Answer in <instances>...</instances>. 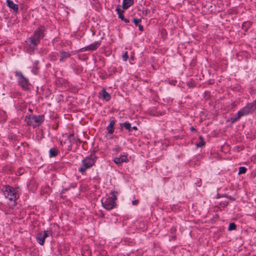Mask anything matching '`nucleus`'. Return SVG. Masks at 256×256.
<instances>
[{
    "label": "nucleus",
    "mask_w": 256,
    "mask_h": 256,
    "mask_svg": "<svg viewBox=\"0 0 256 256\" xmlns=\"http://www.w3.org/2000/svg\"><path fill=\"white\" fill-rule=\"evenodd\" d=\"M44 32L45 28L41 26L34 30L33 34L26 41L28 46L26 50L28 52H32L37 48V46L40 43V40L45 36Z\"/></svg>",
    "instance_id": "nucleus-1"
},
{
    "label": "nucleus",
    "mask_w": 256,
    "mask_h": 256,
    "mask_svg": "<svg viewBox=\"0 0 256 256\" xmlns=\"http://www.w3.org/2000/svg\"><path fill=\"white\" fill-rule=\"evenodd\" d=\"M2 190L5 198L8 199L9 200L13 202L14 205H16V202L19 198V188L5 185L2 186Z\"/></svg>",
    "instance_id": "nucleus-2"
},
{
    "label": "nucleus",
    "mask_w": 256,
    "mask_h": 256,
    "mask_svg": "<svg viewBox=\"0 0 256 256\" xmlns=\"http://www.w3.org/2000/svg\"><path fill=\"white\" fill-rule=\"evenodd\" d=\"M96 157L94 154H92L90 156L86 157L82 160V165L78 168V172L84 174L86 170L92 167L95 163Z\"/></svg>",
    "instance_id": "nucleus-3"
},
{
    "label": "nucleus",
    "mask_w": 256,
    "mask_h": 256,
    "mask_svg": "<svg viewBox=\"0 0 256 256\" xmlns=\"http://www.w3.org/2000/svg\"><path fill=\"white\" fill-rule=\"evenodd\" d=\"M254 104L252 103L248 104L244 108L240 110L232 118H231L230 120L234 123L238 120L242 116L248 114L252 113L254 109Z\"/></svg>",
    "instance_id": "nucleus-4"
},
{
    "label": "nucleus",
    "mask_w": 256,
    "mask_h": 256,
    "mask_svg": "<svg viewBox=\"0 0 256 256\" xmlns=\"http://www.w3.org/2000/svg\"><path fill=\"white\" fill-rule=\"evenodd\" d=\"M25 121L28 126H32L34 127L38 126L44 122V116L29 115L26 117Z\"/></svg>",
    "instance_id": "nucleus-5"
},
{
    "label": "nucleus",
    "mask_w": 256,
    "mask_h": 256,
    "mask_svg": "<svg viewBox=\"0 0 256 256\" xmlns=\"http://www.w3.org/2000/svg\"><path fill=\"white\" fill-rule=\"evenodd\" d=\"M15 75L17 78L18 85L24 90H29L30 83L28 79L25 77L21 72H16Z\"/></svg>",
    "instance_id": "nucleus-6"
},
{
    "label": "nucleus",
    "mask_w": 256,
    "mask_h": 256,
    "mask_svg": "<svg viewBox=\"0 0 256 256\" xmlns=\"http://www.w3.org/2000/svg\"><path fill=\"white\" fill-rule=\"evenodd\" d=\"M52 232L50 230L41 231L37 234L36 239L40 244L43 246L44 243L45 238L49 236H52Z\"/></svg>",
    "instance_id": "nucleus-7"
},
{
    "label": "nucleus",
    "mask_w": 256,
    "mask_h": 256,
    "mask_svg": "<svg viewBox=\"0 0 256 256\" xmlns=\"http://www.w3.org/2000/svg\"><path fill=\"white\" fill-rule=\"evenodd\" d=\"M103 206L106 210H110L113 208L115 206V202L113 201L112 198L108 197L104 201L102 200Z\"/></svg>",
    "instance_id": "nucleus-8"
},
{
    "label": "nucleus",
    "mask_w": 256,
    "mask_h": 256,
    "mask_svg": "<svg viewBox=\"0 0 256 256\" xmlns=\"http://www.w3.org/2000/svg\"><path fill=\"white\" fill-rule=\"evenodd\" d=\"M100 45V42H95L94 43L90 44V45L83 48L80 49L81 52H84L86 50H96Z\"/></svg>",
    "instance_id": "nucleus-9"
},
{
    "label": "nucleus",
    "mask_w": 256,
    "mask_h": 256,
    "mask_svg": "<svg viewBox=\"0 0 256 256\" xmlns=\"http://www.w3.org/2000/svg\"><path fill=\"white\" fill-rule=\"evenodd\" d=\"M114 161L116 164H120L124 162H128V159L126 155H122L120 157L116 158Z\"/></svg>",
    "instance_id": "nucleus-10"
},
{
    "label": "nucleus",
    "mask_w": 256,
    "mask_h": 256,
    "mask_svg": "<svg viewBox=\"0 0 256 256\" xmlns=\"http://www.w3.org/2000/svg\"><path fill=\"white\" fill-rule=\"evenodd\" d=\"M7 6L10 9L12 10L14 12L17 13L18 11V7L16 4H14V2L12 0H6V1Z\"/></svg>",
    "instance_id": "nucleus-11"
},
{
    "label": "nucleus",
    "mask_w": 256,
    "mask_h": 256,
    "mask_svg": "<svg viewBox=\"0 0 256 256\" xmlns=\"http://www.w3.org/2000/svg\"><path fill=\"white\" fill-rule=\"evenodd\" d=\"M134 4V0H123L122 6L124 10H127Z\"/></svg>",
    "instance_id": "nucleus-12"
},
{
    "label": "nucleus",
    "mask_w": 256,
    "mask_h": 256,
    "mask_svg": "<svg viewBox=\"0 0 256 256\" xmlns=\"http://www.w3.org/2000/svg\"><path fill=\"white\" fill-rule=\"evenodd\" d=\"M115 124V120H110L109 124L106 127V130L108 134H112L114 132V125Z\"/></svg>",
    "instance_id": "nucleus-13"
},
{
    "label": "nucleus",
    "mask_w": 256,
    "mask_h": 256,
    "mask_svg": "<svg viewBox=\"0 0 256 256\" xmlns=\"http://www.w3.org/2000/svg\"><path fill=\"white\" fill-rule=\"evenodd\" d=\"M60 53V62L65 61L66 58H70V54L69 52H66L61 51Z\"/></svg>",
    "instance_id": "nucleus-14"
},
{
    "label": "nucleus",
    "mask_w": 256,
    "mask_h": 256,
    "mask_svg": "<svg viewBox=\"0 0 256 256\" xmlns=\"http://www.w3.org/2000/svg\"><path fill=\"white\" fill-rule=\"evenodd\" d=\"M116 11L118 14V18H120L122 20H124V16L123 15V13L124 10L120 8V6H118L117 8H116Z\"/></svg>",
    "instance_id": "nucleus-15"
},
{
    "label": "nucleus",
    "mask_w": 256,
    "mask_h": 256,
    "mask_svg": "<svg viewBox=\"0 0 256 256\" xmlns=\"http://www.w3.org/2000/svg\"><path fill=\"white\" fill-rule=\"evenodd\" d=\"M58 150L56 148H51L50 150L49 156H50V158L56 157V156H58Z\"/></svg>",
    "instance_id": "nucleus-16"
},
{
    "label": "nucleus",
    "mask_w": 256,
    "mask_h": 256,
    "mask_svg": "<svg viewBox=\"0 0 256 256\" xmlns=\"http://www.w3.org/2000/svg\"><path fill=\"white\" fill-rule=\"evenodd\" d=\"M102 94L103 98L106 101H108L110 99L111 96L110 94L107 92H106L105 90H102Z\"/></svg>",
    "instance_id": "nucleus-17"
},
{
    "label": "nucleus",
    "mask_w": 256,
    "mask_h": 256,
    "mask_svg": "<svg viewBox=\"0 0 256 256\" xmlns=\"http://www.w3.org/2000/svg\"><path fill=\"white\" fill-rule=\"evenodd\" d=\"M122 125L124 126V127L126 130H128V132H131L132 130V126H131V124L130 122H124V123L122 124Z\"/></svg>",
    "instance_id": "nucleus-18"
},
{
    "label": "nucleus",
    "mask_w": 256,
    "mask_h": 256,
    "mask_svg": "<svg viewBox=\"0 0 256 256\" xmlns=\"http://www.w3.org/2000/svg\"><path fill=\"white\" fill-rule=\"evenodd\" d=\"M200 142L196 144L197 147H202L205 145V142L202 136H200Z\"/></svg>",
    "instance_id": "nucleus-19"
},
{
    "label": "nucleus",
    "mask_w": 256,
    "mask_h": 256,
    "mask_svg": "<svg viewBox=\"0 0 256 256\" xmlns=\"http://www.w3.org/2000/svg\"><path fill=\"white\" fill-rule=\"evenodd\" d=\"M110 194H111L112 196H109V198H112L113 201L114 202L117 199L118 192H116L113 191L110 192Z\"/></svg>",
    "instance_id": "nucleus-20"
},
{
    "label": "nucleus",
    "mask_w": 256,
    "mask_h": 256,
    "mask_svg": "<svg viewBox=\"0 0 256 256\" xmlns=\"http://www.w3.org/2000/svg\"><path fill=\"white\" fill-rule=\"evenodd\" d=\"M236 224L234 222H232V223L230 224L228 230H235L236 229Z\"/></svg>",
    "instance_id": "nucleus-21"
},
{
    "label": "nucleus",
    "mask_w": 256,
    "mask_h": 256,
    "mask_svg": "<svg viewBox=\"0 0 256 256\" xmlns=\"http://www.w3.org/2000/svg\"><path fill=\"white\" fill-rule=\"evenodd\" d=\"M38 62H36L34 64V65L33 66V68L32 70V72L34 74H36L38 72V67L37 66Z\"/></svg>",
    "instance_id": "nucleus-22"
},
{
    "label": "nucleus",
    "mask_w": 256,
    "mask_h": 256,
    "mask_svg": "<svg viewBox=\"0 0 256 256\" xmlns=\"http://www.w3.org/2000/svg\"><path fill=\"white\" fill-rule=\"evenodd\" d=\"M246 168L244 166H241L239 168L238 174H245L246 172Z\"/></svg>",
    "instance_id": "nucleus-23"
},
{
    "label": "nucleus",
    "mask_w": 256,
    "mask_h": 256,
    "mask_svg": "<svg viewBox=\"0 0 256 256\" xmlns=\"http://www.w3.org/2000/svg\"><path fill=\"white\" fill-rule=\"evenodd\" d=\"M114 152H115L116 154H118L122 150V148L118 145L115 146V147L112 149Z\"/></svg>",
    "instance_id": "nucleus-24"
},
{
    "label": "nucleus",
    "mask_w": 256,
    "mask_h": 256,
    "mask_svg": "<svg viewBox=\"0 0 256 256\" xmlns=\"http://www.w3.org/2000/svg\"><path fill=\"white\" fill-rule=\"evenodd\" d=\"M132 22L134 23L136 26H138L140 23L141 22V19L138 18H133Z\"/></svg>",
    "instance_id": "nucleus-25"
},
{
    "label": "nucleus",
    "mask_w": 256,
    "mask_h": 256,
    "mask_svg": "<svg viewBox=\"0 0 256 256\" xmlns=\"http://www.w3.org/2000/svg\"><path fill=\"white\" fill-rule=\"evenodd\" d=\"M228 204V201H222L220 204L222 207H225Z\"/></svg>",
    "instance_id": "nucleus-26"
},
{
    "label": "nucleus",
    "mask_w": 256,
    "mask_h": 256,
    "mask_svg": "<svg viewBox=\"0 0 256 256\" xmlns=\"http://www.w3.org/2000/svg\"><path fill=\"white\" fill-rule=\"evenodd\" d=\"M128 52H126L124 53V54L122 55V60L124 61H126L128 59Z\"/></svg>",
    "instance_id": "nucleus-27"
},
{
    "label": "nucleus",
    "mask_w": 256,
    "mask_h": 256,
    "mask_svg": "<svg viewBox=\"0 0 256 256\" xmlns=\"http://www.w3.org/2000/svg\"><path fill=\"white\" fill-rule=\"evenodd\" d=\"M139 201L138 200H134L132 201V205H136L138 203Z\"/></svg>",
    "instance_id": "nucleus-28"
},
{
    "label": "nucleus",
    "mask_w": 256,
    "mask_h": 256,
    "mask_svg": "<svg viewBox=\"0 0 256 256\" xmlns=\"http://www.w3.org/2000/svg\"><path fill=\"white\" fill-rule=\"evenodd\" d=\"M72 137H74V134H68V138L70 140H71V138Z\"/></svg>",
    "instance_id": "nucleus-29"
},
{
    "label": "nucleus",
    "mask_w": 256,
    "mask_h": 256,
    "mask_svg": "<svg viewBox=\"0 0 256 256\" xmlns=\"http://www.w3.org/2000/svg\"><path fill=\"white\" fill-rule=\"evenodd\" d=\"M138 26V29H139V30H140V31L142 32V31L143 30H144L143 26H142L141 24H139V25Z\"/></svg>",
    "instance_id": "nucleus-30"
},
{
    "label": "nucleus",
    "mask_w": 256,
    "mask_h": 256,
    "mask_svg": "<svg viewBox=\"0 0 256 256\" xmlns=\"http://www.w3.org/2000/svg\"><path fill=\"white\" fill-rule=\"evenodd\" d=\"M225 196L228 198V199H230V200H235V199L234 198H232V196Z\"/></svg>",
    "instance_id": "nucleus-31"
},
{
    "label": "nucleus",
    "mask_w": 256,
    "mask_h": 256,
    "mask_svg": "<svg viewBox=\"0 0 256 256\" xmlns=\"http://www.w3.org/2000/svg\"><path fill=\"white\" fill-rule=\"evenodd\" d=\"M122 20L124 21L126 23L130 22L129 20L127 19V18H124V20Z\"/></svg>",
    "instance_id": "nucleus-32"
},
{
    "label": "nucleus",
    "mask_w": 256,
    "mask_h": 256,
    "mask_svg": "<svg viewBox=\"0 0 256 256\" xmlns=\"http://www.w3.org/2000/svg\"><path fill=\"white\" fill-rule=\"evenodd\" d=\"M190 130H191V131H192V132H196V128H194L193 126H191V127L190 128Z\"/></svg>",
    "instance_id": "nucleus-33"
},
{
    "label": "nucleus",
    "mask_w": 256,
    "mask_h": 256,
    "mask_svg": "<svg viewBox=\"0 0 256 256\" xmlns=\"http://www.w3.org/2000/svg\"><path fill=\"white\" fill-rule=\"evenodd\" d=\"M50 56L52 57V60H56V56H53V54H52Z\"/></svg>",
    "instance_id": "nucleus-34"
},
{
    "label": "nucleus",
    "mask_w": 256,
    "mask_h": 256,
    "mask_svg": "<svg viewBox=\"0 0 256 256\" xmlns=\"http://www.w3.org/2000/svg\"><path fill=\"white\" fill-rule=\"evenodd\" d=\"M132 130H137L138 128L136 126H134L132 127Z\"/></svg>",
    "instance_id": "nucleus-35"
},
{
    "label": "nucleus",
    "mask_w": 256,
    "mask_h": 256,
    "mask_svg": "<svg viewBox=\"0 0 256 256\" xmlns=\"http://www.w3.org/2000/svg\"><path fill=\"white\" fill-rule=\"evenodd\" d=\"M122 124H123V123H120V127L121 128H122V127H123V126H123V125H122Z\"/></svg>",
    "instance_id": "nucleus-36"
}]
</instances>
